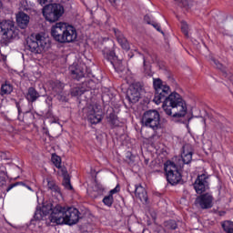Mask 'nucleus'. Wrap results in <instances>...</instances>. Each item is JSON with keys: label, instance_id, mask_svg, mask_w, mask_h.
I'll list each match as a JSON object with an SVG mask.
<instances>
[{"label": "nucleus", "instance_id": "27", "mask_svg": "<svg viewBox=\"0 0 233 233\" xmlns=\"http://www.w3.org/2000/svg\"><path fill=\"white\" fill-rule=\"evenodd\" d=\"M85 92H86V90L85 89V87H73L70 90V94L72 96V97H77L79 96H83V94H85Z\"/></svg>", "mask_w": 233, "mask_h": 233}, {"label": "nucleus", "instance_id": "22", "mask_svg": "<svg viewBox=\"0 0 233 233\" xmlns=\"http://www.w3.org/2000/svg\"><path fill=\"white\" fill-rule=\"evenodd\" d=\"M62 176L64 177L63 179V186L65 187V188H66L67 190H73V187L72 184L70 183V175H68V171H66V168H62Z\"/></svg>", "mask_w": 233, "mask_h": 233}, {"label": "nucleus", "instance_id": "5", "mask_svg": "<svg viewBox=\"0 0 233 233\" xmlns=\"http://www.w3.org/2000/svg\"><path fill=\"white\" fill-rule=\"evenodd\" d=\"M142 125L147 128H152L155 132L161 128V115L156 109H149L142 116Z\"/></svg>", "mask_w": 233, "mask_h": 233}, {"label": "nucleus", "instance_id": "7", "mask_svg": "<svg viewBox=\"0 0 233 233\" xmlns=\"http://www.w3.org/2000/svg\"><path fill=\"white\" fill-rule=\"evenodd\" d=\"M164 170L166 172V177L169 185H178V183H183V176L181 172L177 169V166L172 161H167L164 166Z\"/></svg>", "mask_w": 233, "mask_h": 233}, {"label": "nucleus", "instance_id": "45", "mask_svg": "<svg viewBox=\"0 0 233 233\" xmlns=\"http://www.w3.org/2000/svg\"><path fill=\"white\" fill-rule=\"evenodd\" d=\"M37 3H39V5H41L43 6V5H45L46 3H48V0H36Z\"/></svg>", "mask_w": 233, "mask_h": 233}, {"label": "nucleus", "instance_id": "43", "mask_svg": "<svg viewBox=\"0 0 233 233\" xmlns=\"http://www.w3.org/2000/svg\"><path fill=\"white\" fill-rule=\"evenodd\" d=\"M109 3L116 7L119 5L120 0H109Z\"/></svg>", "mask_w": 233, "mask_h": 233}, {"label": "nucleus", "instance_id": "41", "mask_svg": "<svg viewBox=\"0 0 233 233\" xmlns=\"http://www.w3.org/2000/svg\"><path fill=\"white\" fill-rule=\"evenodd\" d=\"M117 192H119V185L109 191V196H114V194H117Z\"/></svg>", "mask_w": 233, "mask_h": 233}, {"label": "nucleus", "instance_id": "23", "mask_svg": "<svg viewBox=\"0 0 233 233\" xmlns=\"http://www.w3.org/2000/svg\"><path fill=\"white\" fill-rule=\"evenodd\" d=\"M12 92H14V86H12L10 82L5 81V83L1 86V96H8L12 94Z\"/></svg>", "mask_w": 233, "mask_h": 233}, {"label": "nucleus", "instance_id": "47", "mask_svg": "<svg viewBox=\"0 0 233 233\" xmlns=\"http://www.w3.org/2000/svg\"><path fill=\"white\" fill-rule=\"evenodd\" d=\"M106 99V95L102 96V101H105Z\"/></svg>", "mask_w": 233, "mask_h": 233}, {"label": "nucleus", "instance_id": "42", "mask_svg": "<svg viewBox=\"0 0 233 233\" xmlns=\"http://www.w3.org/2000/svg\"><path fill=\"white\" fill-rule=\"evenodd\" d=\"M144 21H145L147 25H151V24H152V21H154V20H152V18H150V15H146L144 16Z\"/></svg>", "mask_w": 233, "mask_h": 233}, {"label": "nucleus", "instance_id": "24", "mask_svg": "<svg viewBox=\"0 0 233 233\" xmlns=\"http://www.w3.org/2000/svg\"><path fill=\"white\" fill-rule=\"evenodd\" d=\"M8 178V171L4 166L0 167V187H6V179Z\"/></svg>", "mask_w": 233, "mask_h": 233}, {"label": "nucleus", "instance_id": "34", "mask_svg": "<svg viewBox=\"0 0 233 233\" xmlns=\"http://www.w3.org/2000/svg\"><path fill=\"white\" fill-rule=\"evenodd\" d=\"M103 203L106 207H112L114 205V196L107 195L103 198Z\"/></svg>", "mask_w": 233, "mask_h": 233}, {"label": "nucleus", "instance_id": "11", "mask_svg": "<svg viewBox=\"0 0 233 233\" xmlns=\"http://www.w3.org/2000/svg\"><path fill=\"white\" fill-rule=\"evenodd\" d=\"M208 174L203 173L198 176L193 187L197 194H203V192H207V190H208Z\"/></svg>", "mask_w": 233, "mask_h": 233}, {"label": "nucleus", "instance_id": "19", "mask_svg": "<svg viewBox=\"0 0 233 233\" xmlns=\"http://www.w3.org/2000/svg\"><path fill=\"white\" fill-rule=\"evenodd\" d=\"M25 97L28 103H35V101L41 97V95L39 94V91H36L35 87L31 86L27 88V92L25 93Z\"/></svg>", "mask_w": 233, "mask_h": 233}, {"label": "nucleus", "instance_id": "12", "mask_svg": "<svg viewBox=\"0 0 233 233\" xmlns=\"http://www.w3.org/2000/svg\"><path fill=\"white\" fill-rule=\"evenodd\" d=\"M214 197L209 193H205L198 196L195 200V205L202 208V210H208V208H212L214 207L213 204Z\"/></svg>", "mask_w": 233, "mask_h": 233}, {"label": "nucleus", "instance_id": "18", "mask_svg": "<svg viewBox=\"0 0 233 233\" xmlns=\"http://www.w3.org/2000/svg\"><path fill=\"white\" fill-rule=\"evenodd\" d=\"M135 196L141 201V203H148V194L143 186H135Z\"/></svg>", "mask_w": 233, "mask_h": 233}, {"label": "nucleus", "instance_id": "50", "mask_svg": "<svg viewBox=\"0 0 233 233\" xmlns=\"http://www.w3.org/2000/svg\"><path fill=\"white\" fill-rule=\"evenodd\" d=\"M175 1V3H179V0H174Z\"/></svg>", "mask_w": 233, "mask_h": 233}, {"label": "nucleus", "instance_id": "29", "mask_svg": "<svg viewBox=\"0 0 233 233\" xmlns=\"http://www.w3.org/2000/svg\"><path fill=\"white\" fill-rule=\"evenodd\" d=\"M47 188L51 190V192H56V194H61V188H59V186L56 185L54 181H47Z\"/></svg>", "mask_w": 233, "mask_h": 233}, {"label": "nucleus", "instance_id": "13", "mask_svg": "<svg viewBox=\"0 0 233 233\" xmlns=\"http://www.w3.org/2000/svg\"><path fill=\"white\" fill-rule=\"evenodd\" d=\"M192 156H194V148L189 144L182 147L181 158L184 165H190L192 163Z\"/></svg>", "mask_w": 233, "mask_h": 233}, {"label": "nucleus", "instance_id": "25", "mask_svg": "<svg viewBox=\"0 0 233 233\" xmlns=\"http://www.w3.org/2000/svg\"><path fill=\"white\" fill-rule=\"evenodd\" d=\"M51 86H52L53 92H55V94H56V96H57V94H63L65 85L63 83H61L60 81L53 82Z\"/></svg>", "mask_w": 233, "mask_h": 233}, {"label": "nucleus", "instance_id": "30", "mask_svg": "<svg viewBox=\"0 0 233 233\" xmlns=\"http://www.w3.org/2000/svg\"><path fill=\"white\" fill-rule=\"evenodd\" d=\"M166 230H176L177 228V222L176 220H167L164 222Z\"/></svg>", "mask_w": 233, "mask_h": 233}, {"label": "nucleus", "instance_id": "15", "mask_svg": "<svg viewBox=\"0 0 233 233\" xmlns=\"http://www.w3.org/2000/svg\"><path fill=\"white\" fill-rule=\"evenodd\" d=\"M54 208H56L54 205L44 206L42 208H37L34 215V219H35V221H41L45 216L50 214V211L53 212Z\"/></svg>", "mask_w": 233, "mask_h": 233}, {"label": "nucleus", "instance_id": "36", "mask_svg": "<svg viewBox=\"0 0 233 233\" xmlns=\"http://www.w3.org/2000/svg\"><path fill=\"white\" fill-rule=\"evenodd\" d=\"M20 10H22L23 12H29V10H31V7L28 5L27 0H21L20 1Z\"/></svg>", "mask_w": 233, "mask_h": 233}, {"label": "nucleus", "instance_id": "40", "mask_svg": "<svg viewBox=\"0 0 233 233\" xmlns=\"http://www.w3.org/2000/svg\"><path fill=\"white\" fill-rule=\"evenodd\" d=\"M149 57L151 59V63H157V55L156 53L149 55Z\"/></svg>", "mask_w": 233, "mask_h": 233}, {"label": "nucleus", "instance_id": "6", "mask_svg": "<svg viewBox=\"0 0 233 233\" xmlns=\"http://www.w3.org/2000/svg\"><path fill=\"white\" fill-rule=\"evenodd\" d=\"M42 13L49 23H56L65 14V7L61 4H49L44 6Z\"/></svg>", "mask_w": 233, "mask_h": 233}, {"label": "nucleus", "instance_id": "49", "mask_svg": "<svg viewBox=\"0 0 233 233\" xmlns=\"http://www.w3.org/2000/svg\"><path fill=\"white\" fill-rule=\"evenodd\" d=\"M144 66H147V60L144 58Z\"/></svg>", "mask_w": 233, "mask_h": 233}, {"label": "nucleus", "instance_id": "8", "mask_svg": "<svg viewBox=\"0 0 233 233\" xmlns=\"http://www.w3.org/2000/svg\"><path fill=\"white\" fill-rule=\"evenodd\" d=\"M48 46V43L45 36L41 35H32L26 39L25 48L33 54H41L45 48Z\"/></svg>", "mask_w": 233, "mask_h": 233}, {"label": "nucleus", "instance_id": "20", "mask_svg": "<svg viewBox=\"0 0 233 233\" xmlns=\"http://www.w3.org/2000/svg\"><path fill=\"white\" fill-rule=\"evenodd\" d=\"M139 97H141V93H139V89L136 87H131L127 94V99H128L129 103H137L139 101Z\"/></svg>", "mask_w": 233, "mask_h": 233}, {"label": "nucleus", "instance_id": "44", "mask_svg": "<svg viewBox=\"0 0 233 233\" xmlns=\"http://www.w3.org/2000/svg\"><path fill=\"white\" fill-rule=\"evenodd\" d=\"M15 105L18 110V119H21V117H19V116H21V106L19 105V102H15Z\"/></svg>", "mask_w": 233, "mask_h": 233}, {"label": "nucleus", "instance_id": "17", "mask_svg": "<svg viewBox=\"0 0 233 233\" xmlns=\"http://www.w3.org/2000/svg\"><path fill=\"white\" fill-rule=\"evenodd\" d=\"M114 32L116 37V41L120 45L121 48L128 52V50H130V44L128 43L127 37H125V35H123V33L117 29H115Z\"/></svg>", "mask_w": 233, "mask_h": 233}, {"label": "nucleus", "instance_id": "38", "mask_svg": "<svg viewBox=\"0 0 233 233\" xmlns=\"http://www.w3.org/2000/svg\"><path fill=\"white\" fill-rule=\"evenodd\" d=\"M55 96H56V99H58V101H62L63 103H65V102L67 101L66 96H65V95L63 94V92H62V93H59V94H57V95H55Z\"/></svg>", "mask_w": 233, "mask_h": 233}, {"label": "nucleus", "instance_id": "28", "mask_svg": "<svg viewBox=\"0 0 233 233\" xmlns=\"http://www.w3.org/2000/svg\"><path fill=\"white\" fill-rule=\"evenodd\" d=\"M221 227L226 233H233V222L226 220L222 222Z\"/></svg>", "mask_w": 233, "mask_h": 233}, {"label": "nucleus", "instance_id": "26", "mask_svg": "<svg viewBox=\"0 0 233 233\" xmlns=\"http://www.w3.org/2000/svg\"><path fill=\"white\" fill-rule=\"evenodd\" d=\"M178 6H181L182 8H186V10H188L194 6V0H179L178 2H176Z\"/></svg>", "mask_w": 233, "mask_h": 233}, {"label": "nucleus", "instance_id": "4", "mask_svg": "<svg viewBox=\"0 0 233 233\" xmlns=\"http://www.w3.org/2000/svg\"><path fill=\"white\" fill-rule=\"evenodd\" d=\"M51 36L62 45L74 43L77 39V30L73 25L59 22L51 27Z\"/></svg>", "mask_w": 233, "mask_h": 233}, {"label": "nucleus", "instance_id": "39", "mask_svg": "<svg viewBox=\"0 0 233 233\" xmlns=\"http://www.w3.org/2000/svg\"><path fill=\"white\" fill-rule=\"evenodd\" d=\"M151 25L154 26V27L156 28V30H157V32H160L161 34H165V33L161 30V25H159V24L156 23L155 21H152Z\"/></svg>", "mask_w": 233, "mask_h": 233}, {"label": "nucleus", "instance_id": "10", "mask_svg": "<svg viewBox=\"0 0 233 233\" xmlns=\"http://www.w3.org/2000/svg\"><path fill=\"white\" fill-rule=\"evenodd\" d=\"M102 111L99 104L90 105L87 111V121L91 125H97L103 121Z\"/></svg>", "mask_w": 233, "mask_h": 233}, {"label": "nucleus", "instance_id": "14", "mask_svg": "<svg viewBox=\"0 0 233 233\" xmlns=\"http://www.w3.org/2000/svg\"><path fill=\"white\" fill-rule=\"evenodd\" d=\"M69 72L72 79H76V81H80L85 77V67L73 64L69 66Z\"/></svg>", "mask_w": 233, "mask_h": 233}, {"label": "nucleus", "instance_id": "33", "mask_svg": "<svg viewBox=\"0 0 233 233\" xmlns=\"http://www.w3.org/2000/svg\"><path fill=\"white\" fill-rule=\"evenodd\" d=\"M52 163L56 167V168H61V157L53 154L51 157Z\"/></svg>", "mask_w": 233, "mask_h": 233}, {"label": "nucleus", "instance_id": "46", "mask_svg": "<svg viewBox=\"0 0 233 233\" xmlns=\"http://www.w3.org/2000/svg\"><path fill=\"white\" fill-rule=\"evenodd\" d=\"M46 117H52V110L48 109L47 113L46 114Z\"/></svg>", "mask_w": 233, "mask_h": 233}, {"label": "nucleus", "instance_id": "32", "mask_svg": "<svg viewBox=\"0 0 233 233\" xmlns=\"http://www.w3.org/2000/svg\"><path fill=\"white\" fill-rule=\"evenodd\" d=\"M35 117V116H34V114L31 111H26L24 113V117H23L22 121L24 123H28L30 121H34Z\"/></svg>", "mask_w": 233, "mask_h": 233}, {"label": "nucleus", "instance_id": "37", "mask_svg": "<svg viewBox=\"0 0 233 233\" xmlns=\"http://www.w3.org/2000/svg\"><path fill=\"white\" fill-rule=\"evenodd\" d=\"M181 30H182V33L184 34V35L186 37H188V24L187 23L182 22Z\"/></svg>", "mask_w": 233, "mask_h": 233}, {"label": "nucleus", "instance_id": "21", "mask_svg": "<svg viewBox=\"0 0 233 233\" xmlns=\"http://www.w3.org/2000/svg\"><path fill=\"white\" fill-rule=\"evenodd\" d=\"M107 123L110 125L111 128H116L121 125V122L119 121V117H117V115H116V112H111L107 117Z\"/></svg>", "mask_w": 233, "mask_h": 233}, {"label": "nucleus", "instance_id": "48", "mask_svg": "<svg viewBox=\"0 0 233 233\" xmlns=\"http://www.w3.org/2000/svg\"><path fill=\"white\" fill-rule=\"evenodd\" d=\"M3 106V99L0 98V108Z\"/></svg>", "mask_w": 233, "mask_h": 233}, {"label": "nucleus", "instance_id": "9", "mask_svg": "<svg viewBox=\"0 0 233 233\" xmlns=\"http://www.w3.org/2000/svg\"><path fill=\"white\" fill-rule=\"evenodd\" d=\"M102 54L104 56V59L112 65L116 72H123V64L117 56H116V52L106 48L102 50Z\"/></svg>", "mask_w": 233, "mask_h": 233}, {"label": "nucleus", "instance_id": "2", "mask_svg": "<svg viewBox=\"0 0 233 233\" xmlns=\"http://www.w3.org/2000/svg\"><path fill=\"white\" fill-rule=\"evenodd\" d=\"M79 209L76 208H65L61 205H56L53 208V211L49 216L51 223L56 225H76L79 222L80 216Z\"/></svg>", "mask_w": 233, "mask_h": 233}, {"label": "nucleus", "instance_id": "35", "mask_svg": "<svg viewBox=\"0 0 233 233\" xmlns=\"http://www.w3.org/2000/svg\"><path fill=\"white\" fill-rule=\"evenodd\" d=\"M210 64L213 66H216V68H218V70H221V72H225V66H223V64H221L218 60H216V58H211Z\"/></svg>", "mask_w": 233, "mask_h": 233}, {"label": "nucleus", "instance_id": "52", "mask_svg": "<svg viewBox=\"0 0 233 233\" xmlns=\"http://www.w3.org/2000/svg\"><path fill=\"white\" fill-rule=\"evenodd\" d=\"M1 6H2V4H1V2H0V8H1Z\"/></svg>", "mask_w": 233, "mask_h": 233}, {"label": "nucleus", "instance_id": "3", "mask_svg": "<svg viewBox=\"0 0 233 233\" xmlns=\"http://www.w3.org/2000/svg\"><path fill=\"white\" fill-rule=\"evenodd\" d=\"M23 32L16 26L15 22L11 19H4L0 22V45L8 46L10 43L21 39Z\"/></svg>", "mask_w": 233, "mask_h": 233}, {"label": "nucleus", "instance_id": "16", "mask_svg": "<svg viewBox=\"0 0 233 233\" xmlns=\"http://www.w3.org/2000/svg\"><path fill=\"white\" fill-rule=\"evenodd\" d=\"M16 24L17 26L22 30L28 28V25L30 24V16L25 12H19L16 14Z\"/></svg>", "mask_w": 233, "mask_h": 233}, {"label": "nucleus", "instance_id": "51", "mask_svg": "<svg viewBox=\"0 0 233 233\" xmlns=\"http://www.w3.org/2000/svg\"><path fill=\"white\" fill-rule=\"evenodd\" d=\"M106 103H108V102H110V99L109 100H106Z\"/></svg>", "mask_w": 233, "mask_h": 233}, {"label": "nucleus", "instance_id": "31", "mask_svg": "<svg viewBox=\"0 0 233 233\" xmlns=\"http://www.w3.org/2000/svg\"><path fill=\"white\" fill-rule=\"evenodd\" d=\"M19 185H21L22 187H26V188H28V190L33 191L32 187L27 186L26 183L15 182L14 184L9 185L8 187L5 189V192H10L12 190V188H14L15 187H19Z\"/></svg>", "mask_w": 233, "mask_h": 233}, {"label": "nucleus", "instance_id": "1", "mask_svg": "<svg viewBox=\"0 0 233 233\" xmlns=\"http://www.w3.org/2000/svg\"><path fill=\"white\" fill-rule=\"evenodd\" d=\"M155 89L154 103L160 105L167 116L171 117H185L187 116V102L183 100L181 95L174 92L170 94V86L163 85L161 78L153 79Z\"/></svg>", "mask_w": 233, "mask_h": 233}, {"label": "nucleus", "instance_id": "53", "mask_svg": "<svg viewBox=\"0 0 233 233\" xmlns=\"http://www.w3.org/2000/svg\"><path fill=\"white\" fill-rule=\"evenodd\" d=\"M46 134H48V132H46Z\"/></svg>", "mask_w": 233, "mask_h": 233}]
</instances>
